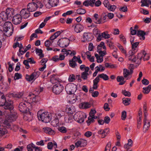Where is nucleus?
<instances>
[{
    "instance_id": "4be33fe9",
    "label": "nucleus",
    "mask_w": 151,
    "mask_h": 151,
    "mask_svg": "<svg viewBox=\"0 0 151 151\" xmlns=\"http://www.w3.org/2000/svg\"><path fill=\"white\" fill-rule=\"evenodd\" d=\"M76 59H77L76 56H74L71 60H69V65L70 67L75 68L77 66V64L76 63Z\"/></svg>"
},
{
    "instance_id": "37998d69",
    "label": "nucleus",
    "mask_w": 151,
    "mask_h": 151,
    "mask_svg": "<svg viewBox=\"0 0 151 151\" xmlns=\"http://www.w3.org/2000/svg\"><path fill=\"white\" fill-rule=\"evenodd\" d=\"M66 109L68 113L70 114H72L75 111V108L73 106L67 107Z\"/></svg>"
},
{
    "instance_id": "69168bd1",
    "label": "nucleus",
    "mask_w": 151,
    "mask_h": 151,
    "mask_svg": "<svg viewBox=\"0 0 151 151\" xmlns=\"http://www.w3.org/2000/svg\"><path fill=\"white\" fill-rule=\"evenodd\" d=\"M127 116V113L125 111H123L122 113V119L123 120H124Z\"/></svg>"
},
{
    "instance_id": "4d7b16f0",
    "label": "nucleus",
    "mask_w": 151,
    "mask_h": 151,
    "mask_svg": "<svg viewBox=\"0 0 151 151\" xmlns=\"http://www.w3.org/2000/svg\"><path fill=\"white\" fill-rule=\"evenodd\" d=\"M7 133L6 130L5 128H0V136H2Z\"/></svg>"
},
{
    "instance_id": "603ef678",
    "label": "nucleus",
    "mask_w": 151,
    "mask_h": 151,
    "mask_svg": "<svg viewBox=\"0 0 151 151\" xmlns=\"http://www.w3.org/2000/svg\"><path fill=\"white\" fill-rule=\"evenodd\" d=\"M36 52L37 54H39L38 55L40 56V58H42L44 56L42 50L37 48L36 49Z\"/></svg>"
},
{
    "instance_id": "39448f33",
    "label": "nucleus",
    "mask_w": 151,
    "mask_h": 151,
    "mask_svg": "<svg viewBox=\"0 0 151 151\" xmlns=\"http://www.w3.org/2000/svg\"><path fill=\"white\" fill-rule=\"evenodd\" d=\"M86 117L85 113L79 112L75 114L73 116L74 119L78 122L82 123L83 122L84 119Z\"/></svg>"
},
{
    "instance_id": "f8f14e48",
    "label": "nucleus",
    "mask_w": 151,
    "mask_h": 151,
    "mask_svg": "<svg viewBox=\"0 0 151 151\" xmlns=\"http://www.w3.org/2000/svg\"><path fill=\"white\" fill-rule=\"evenodd\" d=\"M28 101L31 103H37L40 101V97L37 96H35L34 94H29L27 97Z\"/></svg>"
},
{
    "instance_id": "9d476101",
    "label": "nucleus",
    "mask_w": 151,
    "mask_h": 151,
    "mask_svg": "<svg viewBox=\"0 0 151 151\" xmlns=\"http://www.w3.org/2000/svg\"><path fill=\"white\" fill-rule=\"evenodd\" d=\"M4 114L5 115L7 119L10 121L13 122L15 120L17 117V113L14 110L9 111L7 114Z\"/></svg>"
},
{
    "instance_id": "2f4dec72",
    "label": "nucleus",
    "mask_w": 151,
    "mask_h": 151,
    "mask_svg": "<svg viewBox=\"0 0 151 151\" xmlns=\"http://www.w3.org/2000/svg\"><path fill=\"white\" fill-rule=\"evenodd\" d=\"M141 3H142L141 6L142 7L145 6L148 7L149 5H151L150 0H141Z\"/></svg>"
},
{
    "instance_id": "9b49d317",
    "label": "nucleus",
    "mask_w": 151,
    "mask_h": 151,
    "mask_svg": "<svg viewBox=\"0 0 151 151\" xmlns=\"http://www.w3.org/2000/svg\"><path fill=\"white\" fill-rule=\"evenodd\" d=\"M69 43V40L66 38L60 39L57 42L58 45L61 47H67Z\"/></svg>"
},
{
    "instance_id": "b1692460",
    "label": "nucleus",
    "mask_w": 151,
    "mask_h": 151,
    "mask_svg": "<svg viewBox=\"0 0 151 151\" xmlns=\"http://www.w3.org/2000/svg\"><path fill=\"white\" fill-rule=\"evenodd\" d=\"M43 130L46 133L50 135H54L55 134V131L49 127H44Z\"/></svg>"
},
{
    "instance_id": "6e6d98bb",
    "label": "nucleus",
    "mask_w": 151,
    "mask_h": 151,
    "mask_svg": "<svg viewBox=\"0 0 151 151\" xmlns=\"http://www.w3.org/2000/svg\"><path fill=\"white\" fill-rule=\"evenodd\" d=\"M35 145L33 143L29 144L27 146V149L28 151H33L32 148H34Z\"/></svg>"
},
{
    "instance_id": "e433bc0d",
    "label": "nucleus",
    "mask_w": 151,
    "mask_h": 151,
    "mask_svg": "<svg viewBox=\"0 0 151 151\" xmlns=\"http://www.w3.org/2000/svg\"><path fill=\"white\" fill-rule=\"evenodd\" d=\"M132 146V141L131 139H129L128 140V143L125 144L124 147L125 149H129L130 147Z\"/></svg>"
},
{
    "instance_id": "bf43d9fd",
    "label": "nucleus",
    "mask_w": 151,
    "mask_h": 151,
    "mask_svg": "<svg viewBox=\"0 0 151 151\" xmlns=\"http://www.w3.org/2000/svg\"><path fill=\"white\" fill-rule=\"evenodd\" d=\"M116 6L115 5H110L109 7L107 8L110 11L114 12L115 9H116Z\"/></svg>"
},
{
    "instance_id": "4468645a",
    "label": "nucleus",
    "mask_w": 151,
    "mask_h": 151,
    "mask_svg": "<svg viewBox=\"0 0 151 151\" xmlns=\"http://www.w3.org/2000/svg\"><path fill=\"white\" fill-rule=\"evenodd\" d=\"M30 12L27 8L22 9L20 11V14L21 17L24 19H27L30 17Z\"/></svg>"
},
{
    "instance_id": "72a5a7b5",
    "label": "nucleus",
    "mask_w": 151,
    "mask_h": 151,
    "mask_svg": "<svg viewBox=\"0 0 151 151\" xmlns=\"http://www.w3.org/2000/svg\"><path fill=\"white\" fill-rule=\"evenodd\" d=\"M73 116L72 114H69L66 116L65 118V120L66 122L71 123L73 121Z\"/></svg>"
},
{
    "instance_id": "13d9d810",
    "label": "nucleus",
    "mask_w": 151,
    "mask_h": 151,
    "mask_svg": "<svg viewBox=\"0 0 151 151\" xmlns=\"http://www.w3.org/2000/svg\"><path fill=\"white\" fill-rule=\"evenodd\" d=\"M144 55L143 56V59L144 61L147 60L149 58V56L147 53H146L145 51H144Z\"/></svg>"
},
{
    "instance_id": "20e7f679",
    "label": "nucleus",
    "mask_w": 151,
    "mask_h": 151,
    "mask_svg": "<svg viewBox=\"0 0 151 151\" xmlns=\"http://www.w3.org/2000/svg\"><path fill=\"white\" fill-rule=\"evenodd\" d=\"M5 110L4 111V114H7L10 111L14 110L13 105V102L10 100H6L3 106Z\"/></svg>"
},
{
    "instance_id": "79ce46f5",
    "label": "nucleus",
    "mask_w": 151,
    "mask_h": 151,
    "mask_svg": "<svg viewBox=\"0 0 151 151\" xmlns=\"http://www.w3.org/2000/svg\"><path fill=\"white\" fill-rule=\"evenodd\" d=\"M122 103L125 106L129 105L130 103V99L124 98L122 99Z\"/></svg>"
},
{
    "instance_id": "cd10ccee",
    "label": "nucleus",
    "mask_w": 151,
    "mask_h": 151,
    "mask_svg": "<svg viewBox=\"0 0 151 151\" xmlns=\"http://www.w3.org/2000/svg\"><path fill=\"white\" fill-rule=\"evenodd\" d=\"M100 78L103 79L105 81H107L109 79V76L106 74L103 73L98 75L96 78L99 81L100 80Z\"/></svg>"
},
{
    "instance_id": "412c9836",
    "label": "nucleus",
    "mask_w": 151,
    "mask_h": 151,
    "mask_svg": "<svg viewBox=\"0 0 151 151\" xmlns=\"http://www.w3.org/2000/svg\"><path fill=\"white\" fill-rule=\"evenodd\" d=\"M106 18L107 15L105 13H103L102 14L101 18L97 20V22H95L94 21V22L96 23L99 24L104 23L106 22Z\"/></svg>"
},
{
    "instance_id": "1a4fd4ad",
    "label": "nucleus",
    "mask_w": 151,
    "mask_h": 151,
    "mask_svg": "<svg viewBox=\"0 0 151 151\" xmlns=\"http://www.w3.org/2000/svg\"><path fill=\"white\" fill-rule=\"evenodd\" d=\"M63 88L62 85L59 83H57L53 86L52 91L56 94H59L62 91Z\"/></svg>"
},
{
    "instance_id": "7ed1b4c3",
    "label": "nucleus",
    "mask_w": 151,
    "mask_h": 151,
    "mask_svg": "<svg viewBox=\"0 0 151 151\" xmlns=\"http://www.w3.org/2000/svg\"><path fill=\"white\" fill-rule=\"evenodd\" d=\"M28 100H24V101L20 102L18 108L20 111L22 113L26 112L27 111V107H32V105L30 104V101Z\"/></svg>"
},
{
    "instance_id": "a211bd4d",
    "label": "nucleus",
    "mask_w": 151,
    "mask_h": 151,
    "mask_svg": "<svg viewBox=\"0 0 151 151\" xmlns=\"http://www.w3.org/2000/svg\"><path fill=\"white\" fill-rule=\"evenodd\" d=\"M74 27V31L76 33H79L82 31L83 29V26L81 24H78L73 26Z\"/></svg>"
},
{
    "instance_id": "dca6fc26",
    "label": "nucleus",
    "mask_w": 151,
    "mask_h": 151,
    "mask_svg": "<svg viewBox=\"0 0 151 151\" xmlns=\"http://www.w3.org/2000/svg\"><path fill=\"white\" fill-rule=\"evenodd\" d=\"M58 3V0H49L45 6L47 8L50 9L52 7L57 6Z\"/></svg>"
},
{
    "instance_id": "7c9ffc66",
    "label": "nucleus",
    "mask_w": 151,
    "mask_h": 151,
    "mask_svg": "<svg viewBox=\"0 0 151 151\" xmlns=\"http://www.w3.org/2000/svg\"><path fill=\"white\" fill-rule=\"evenodd\" d=\"M144 51H142L140 53H138L137 55V57H136L137 63H140L142 58H143L144 53Z\"/></svg>"
},
{
    "instance_id": "ea45409f",
    "label": "nucleus",
    "mask_w": 151,
    "mask_h": 151,
    "mask_svg": "<svg viewBox=\"0 0 151 151\" xmlns=\"http://www.w3.org/2000/svg\"><path fill=\"white\" fill-rule=\"evenodd\" d=\"M97 48L98 52L101 50L102 48L104 50H105L106 48L104 45V43L103 42H101L100 44L98 45Z\"/></svg>"
},
{
    "instance_id": "338daca9",
    "label": "nucleus",
    "mask_w": 151,
    "mask_h": 151,
    "mask_svg": "<svg viewBox=\"0 0 151 151\" xmlns=\"http://www.w3.org/2000/svg\"><path fill=\"white\" fill-rule=\"evenodd\" d=\"M43 89L44 88L43 87H38L36 88L35 91H36L37 93H39L40 92L43 91Z\"/></svg>"
},
{
    "instance_id": "6ab92c4d",
    "label": "nucleus",
    "mask_w": 151,
    "mask_h": 151,
    "mask_svg": "<svg viewBox=\"0 0 151 151\" xmlns=\"http://www.w3.org/2000/svg\"><path fill=\"white\" fill-rule=\"evenodd\" d=\"M61 52H63L64 55H65L66 56L70 55L71 56H73L75 55L76 53V52L74 50L72 51L70 50H67L65 48L61 50Z\"/></svg>"
},
{
    "instance_id": "c9c22d12",
    "label": "nucleus",
    "mask_w": 151,
    "mask_h": 151,
    "mask_svg": "<svg viewBox=\"0 0 151 151\" xmlns=\"http://www.w3.org/2000/svg\"><path fill=\"white\" fill-rule=\"evenodd\" d=\"M137 35L139 37H141L140 39L141 40H144L145 39V32L143 31H139L137 33Z\"/></svg>"
},
{
    "instance_id": "393cba45",
    "label": "nucleus",
    "mask_w": 151,
    "mask_h": 151,
    "mask_svg": "<svg viewBox=\"0 0 151 151\" xmlns=\"http://www.w3.org/2000/svg\"><path fill=\"white\" fill-rule=\"evenodd\" d=\"M96 0H86L83 3V5L86 6H90L93 7L95 3Z\"/></svg>"
},
{
    "instance_id": "680f3d73",
    "label": "nucleus",
    "mask_w": 151,
    "mask_h": 151,
    "mask_svg": "<svg viewBox=\"0 0 151 151\" xmlns=\"http://www.w3.org/2000/svg\"><path fill=\"white\" fill-rule=\"evenodd\" d=\"M80 142H81V147H84L87 145V141L86 140L83 139H80Z\"/></svg>"
},
{
    "instance_id": "c03bdc74",
    "label": "nucleus",
    "mask_w": 151,
    "mask_h": 151,
    "mask_svg": "<svg viewBox=\"0 0 151 151\" xmlns=\"http://www.w3.org/2000/svg\"><path fill=\"white\" fill-rule=\"evenodd\" d=\"M32 1H34L35 2V4L37 5V9L38 8L40 9L42 8L43 5L40 1L38 0H32Z\"/></svg>"
},
{
    "instance_id": "6e6552de",
    "label": "nucleus",
    "mask_w": 151,
    "mask_h": 151,
    "mask_svg": "<svg viewBox=\"0 0 151 151\" xmlns=\"http://www.w3.org/2000/svg\"><path fill=\"white\" fill-rule=\"evenodd\" d=\"M40 74V73L39 71H35L30 75L26 74L25 78L28 81H34L39 76Z\"/></svg>"
},
{
    "instance_id": "c85d7f7f",
    "label": "nucleus",
    "mask_w": 151,
    "mask_h": 151,
    "mask_svg": "<svg viewBox=\"0 0 151 151\" xmlns=\"http://www.w3.org/2000/svg\"><path fill=\"white\" fill-rule=\"evenodd\" d=\"M109 131L108 129H106L103 130L101 129L98 131V133L99 134H102L101 137L102 138H104L105 137Z\"/></svg>"
},
{
    "instance_id": "774afa93",
    "label": "nucleus",
    "mask_w": 151,
    "mask_h": 151,
    "mask_svg": "<svg viewBox=\"0 0 151 151\" xmlns=\"http://www.w3.org/2000/svg\"><path fill=\"white\" fill-rule=\"evenodd\" d=\"M75 80V76L74 75H70L69 77L68 80L70 82H73Z\"/></svg>"
},
{
    "instance_id": "ddd939ff",
    "label": "nucleus",
    "mask_w": 151,
    "mask_h": 151,
    "mask_svg": "<svg viewBox=\"0 0 151 151\" xmlns=\"http://www.w3.org/2000/svg\"><path fill=\"white\" fill-rule=\"evenodd\" d=\"M22 17L21 15L19 14H16L14 16L12 19L13 23L15 25L18 24L22 22Z\"/></svg>"
},
{
    "instance_id": "5fc2aeb1",
    "label": "nucleus",
    "mask_w": 151,
    "mask_h": 151,
    "mask_svg": "<svg viewBox=\"0 0 151 151\" xmlns=\"http://www.w3.org/2000/svg\"><path fill=\"white\" fill-rule=\"evenodd\" d=\"M86 12L85 10L84 9L80 8L77 9V13L79 14H83Z\"/></svg>"
},
{
    "instance_id": "423d86ee",
    "label": "nucleus",
    "mask_w": 151,
    "mask_h": 151,
    "mask_svg": "<svg viewBox=\"0 0 151 151\" xmlns=\"http://www.w3.org/2000/svg\"><path fill=\"white\" fill-rule=\"evenodd\" d=\"M65 89L67 93L70 94H73L76 90L77 86L72 83H70L66 85Z\"/></svg>"
},
{
    "instance_id": "5701e85b",
    "label": "nucleus",
    "mask_w": 151,
    "mask_h": 151,
    "mask_svg": "<svg viewBox=\"0 0 151 151\" xmlns=\"http://www.w3.org/2000/svg\"><path fill=\"white\" fill-rule=\"evenodd\" d=\"M14 10L12 8H8L6 9V12L9 19L12 18L14 14Z\"/></svg>"
},
{
    "instance_id": "a19ab883",
    "label": "nucleus",
    "mask_w": 151,
    "mask_h": 151,
    "mask_svg": "<svg viewBox=\"0 0 151 151\" xmlns=\"http://www.w3.org/2000/svg\"><path fill=\"white\" fill-rule=\"evenodd\" d=\"M60 34V31H57L52 35L50 37L51 41H52L57 37Z\"/></svg>"
},
{
    "instance_id": "052dcab7",
    "label": "nucleus",
    "mask_w": 151,
    "mask_h": 151,
    "mask_svg": "<svg viewBox=\"0 0 151 151\" xmlns=\"http://www.w3.org/2000/svg\"><path fill=\"white\" fill-rule=\"evenodd\" d=\"M22 75L20 73H16L14 74V79L15 80H18L22 78Z\"/></svg>"
},
{
    "instance_id": "8fccbe9b",
    "label": "nucleus",
    "mask_w": 151,
    "mask_h": 151,
    "mask_svg": "<svg viewBox=\"0 0 151 151\" xmlns=\"http://www.w3.org/2000/svg\"><path fill=\"white\" fill-rule=\"evenodd\" d=\"M58 130L63 133H65L67 132V130L66 127L64 126L59 127Z\"/></svg>"
},
{
    "instance_id": "58836bf2",
    "label": "nucleus",
    "mask_w": 151,
    "mask_h": 151,
    "mask_svg": "<svg viewBox=\"0 0 151 151\" xmlns=\"http://www.w3.org/2000/svg\"><path fill=\"white\" fill-rule=\"evenodd\" d=\"M151 89V85H149L143 88L142 92L145 94L148 93Z\"/></svg>"
},
{
    "instance_id": "09e8293b",
    "label": "nucleus",
    "mask_w": 151,
    "mask_h": 151,
    "mask_svg": "<svg viewBox=\"0 0 151 151\" xmlns=\"http://www.w3.org/2000/svg\"><path fill=\"white\" fill-rule=\"evenodd\" d=\"M6 100L5 96L3 95H2L0 98V106H3Z\"/></svg>"
},
{
    "instance_id": "473e14b6",
    "label": "nucleus",
    "mask_w": 151,
    "mask_h": 151,
    "mask_svg": "<svg viewBox=\"0 0 151 151\" xmlns=\"http://www.w3.org/2000/svg\"><path fill=\"white\" fill-rule=\"evenodd\" d=\"M130 71L129 72V70L126 69H124L123 70V75L124 77L125 78H127V79H129L131 77L128 76L132 74Z\"/></svg>"
},
{
    "instance_id": "bb28decb",
    "label": "nucleus",
    "mask_w": 151,
    "mask_h": 151,
    "mask_svg": "<svg viewBox=\"0 0 151 151\" xmlns=\"http://www.w3.org/2000/svg\"><path fill=\"white\" fill-rule=\"evenodd\" d=\"M91 106V104L88 102H84L81 103L79 104L80 108L83 109H86L90 108Z\"/></svg>"
},
{
    "instance_id": "f03ea898",
    "label": "nucleus",
    "mask_w": 151,
    "mask_h": 151,
    "mask_svg": "<svg viewBox=\"0 0 151 151\" xmlns=\"http://www.w3.org/2000/svg\"><path fill=\"white\" fill-rule=\"evenodd\" d=\"M37 114L39 120H41L44 122H48L51 120V114L48 112H43L41 114L40 111H38Z\"/></svg>"
},
{
    "instance_id": "a18cd8bd",
    "label": "nucleus",
    "mask_w": 151,
    "mask_h": 151,
    "mask_svg": "<svg viewBox=\"0 0 151 151\" xmlns=\"http://www.w3.org/2000/svg\"><path fill=\"white\" fill-rule=\"evenodd\" d=\"M99 82V81L96 78L93 80V87L95 90L97 89L98 86V84Z\"/></svg>"
},
{
    "instance_id": "864d4df0",
    "label": "nucleus",
    "mask_w": 151,
    "mask_h": 151,
    "mask_svg": "<svg viewBox=\"0 0 151 151\" xmlns=\"http://www.w3.org/2000/svg\"><path fill=\"white\" fill-rule=\"evenodd\" d=\"M101 34L103 38L105 39H108L110 37V35L108 34L107 31H105L103 32Z\"/></svg>"
},
{
    "instance_id": "c756f323",
    "label": "nucleus",
    "mask_w": 151,
    "mask_h": 151,
    "mask_svg": "<svg viewBox=\"0 0 151 151\" xmlns=\"http://www.w3.org/2000/svg\"><path fill=\"white\" fill-rule=\"evenodd\" d=\"M150 126V122L147 119V118H144L143 129H145V131H147Z\"/></svg>"
},
{
    "instance_id": "f3484780",
    "label": "nucleus",
    "mask_w": 151,
    "mask_h": 151,
    "mask_svg": "<svg viewBox=\"0 0 151 151\" xmlns=\"http://www.w3.org/2000/svg\"><path fill=\"white\" fill-rule=\"evenodd\" d=\"M83 38L84 40L83 42L90 41L93 38L92 34L90 32H84L83 35Z\"/></svg>"
},
{
    "instance_id": "3c124183",
    "label": "nucleus",
    "mask_w": 151,
    "mask_h": 151,
    "mask_svg": "<svg viewBox=\"0 0 151 151\" xmlns=\"http://www.w3.org/2000/svg\"><path fill=\"white\" fill-rule=\"evenodd\" d=\"M59 120L58 118H56L52 122V124L54 126H56L59 125Z\"/></svg>"
},
{
    "instance_id": "f257e3e1",
    "label": "nucleus",
    "mask_w": 151,
    "mask_h": 151,
    "mask_svg": "<svg viewBox=\"0 0 151 151\" xmlns=\"http://www.w3.org/2000/svg\"><path fill=\"white\" fill-rule=\"evenodd\" d=\"M3 31L5 36L9 37L12 34L13 28L12 24L10 22H6L3 26Z\"/></svg>"
},
{
    "instance_id": "e2e57ef3",
    "label": "nucleus",
    "mask_w": 151,
    "mask_h": 151,
    "mask_svg": "<svg viewBox=\"0 0 151 151\" xmlns=\"http://www.w3.org/2000/svg\"><path fill=\"white\" fill-rule=\"evenodd\" d=\"M122 93L125 96L130 97L131 95L130 92L126 91V90H123Z\"/></svg>"
},
{
    "instance_id": "0e129e2a",
    "label": "nucleus",
    "mask_w": 151,
    "mask_h": 151,
    "mask_svg": "<svg viewBox=\"0 0 151 151\" xmlns=\"http://www.w3.org/2000/svg\"><path fill=\"white\" fill-rule=\"evenodd\" d=\"M23 63L25 65L26 68L28 69L30 68V66L29 64V62L27 60H24L23 62Z\"/></svg>"
},
{
    "instance_id": "a878e982",
    "label": "nucleus",
    "mask_w": 151,
    "mask_h": 151,
    "mask_svg": "<svg viewBox=\"0 0 151 151\" xmlns=\"http://www.w3.org/2000/svg\"><path fill=\"white\" fill-rule=\"evenodd\" d=\"M90 68L89 67H87L84 71L81 74V77L84 80H86L88 78V76L89 74L88 72Z\"/></svg>"
},
{
    "instance_id": "de8ad7c7",
    "label": "nucleus",
    "mask_w": 151,
    "mask_h": 151,
    "mask_svg": "<svg viewBox=\"0 0 151 151\" xmlns=\"http://www.w3.org/2000/svg\"><path fill=\"white\" fill-rule=\"evenodd\" d=\"M139 44V42H136L132 44V50H132L133 52H136L137 50L135 48L137 47Z\"/></svg>"
},
{
    "instance_id": "0eeeda50",
    "label": "nucleus",
    "mask_w": 151,
    "mask_h": 151,
    "mask_svg": "<svg viewBox=\"0 0 151 151\" xmlns=\"http://www.w3.org/2000/svg\"><path fill=\"white\" fill-rule=\"evenodd\" d=\"M96 113L95 110H91L89 113V116L88 118V120L86 122L88 126H89L91 123H93L94 122V119H97V117L95 116V114Z\"/></svg>"
},
{
    "instance_id": "2eb2a0df",
    "label": "nucleus",
    "mask_w": 151,
    "mask_h": 151,
    "mask_svg": "<svg viewBox=\"0 0 151 151\" xmlns=\"http://www.w3.org/2000/svg\"><path fill=\"white\" fill-rule=\"evenodd\" d=\"M32 2L29 3L27 5V9L30 12L35 11L37 9V5L35 2L32 0Z\"/></svg>"
},
{
    "instance_id": "4c0bfd02",
    "label": "nucleus",
    "mask_w": 151,
    "mask_h": 151,
    "mask_svg": "<svg viewBox=\"0 0 151 151\" xmlns=\"http://www.w3.org/2000/svg\"><path fill=\"white\" fill-rule=\"evenodd\" d=\"M80 99V96H77L75 94H74L73 97H72L70 100V101L71 103H74L76 102V100Z\"/></svg>"
},
{
    "instance_id": "aec40b11",
    "label": "nucleus",
    "mask_w": 151,
    "mask_h": 151,
    "mask_svg": "<svg viewBox=\"0 0 151 151\" xmlns=\"http://www.w3.org/2000/svg\"><path fill=\"white\" fill-rule=\"evenodd\" d=\"M135 52H133L132 50H130L128 53L129 56L128 57V59L133 62L137 63L136 57L134 55Z\"/></svg>"
},
{
    "instance_id": "f704fd0d",
    "label": "nucleus",
    "mask_w": 151,
    "mask_h": 151,
    "mask_svg": "<svg viewBox=\"0 0 151 151\" xmlns=\"http://www.w3.org/2000/svg\"><path fill=\"white\" fill-rule=\"evenodd\" d=\"M0 17L4 21H6L9 19L6 12H2L0 14Z\"/></svg>"
},
{
    "instance_id": "49530a36",
    "label": "nucleus",
    "mask_w": 151,
    "mask_h": 151,
    "mask_svg": "<svg viewBox=\"0 0 151 151\" xmlns=\"http://www.w3.org/2000/svg\"><path fill=\"white\" fill-rule=\"evenodd\" d=\"M12 122V121H10L8 120V119H7L5 120L4 122V124L5 126L7 128H10L11 126V122Z\"/></svg>"
}]
</instances>
